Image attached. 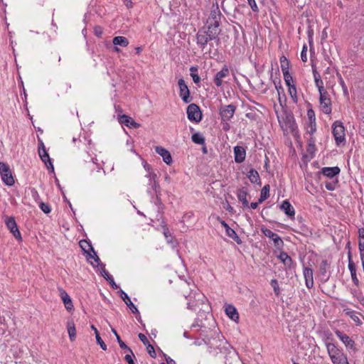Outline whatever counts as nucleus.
<instances>
[{
    "instance_id": "3c124183",
    "label": "nucleus",
    "mask_w": 364,
    "mask_h": 364,
    "mask_svg": "<svg viewBox=\"0 0 364 364\" xmlns=\"http://www.w3.org/2000/svg\"><path fill=\"white\" fill-rule=\"evenodd\" d=\"M275 88H276V90H277V93H278V96H279L278 100H279V103L282 105V99H281V96H280V95H281V94H282V93H284V89H283V87H282V85H281V84H280V83H279V84H276V83H275Z\"/></svg>"
},
{
    "instance_id": "cd10ccee",
    "label": "nucleus",
    "mask_w": 364,
    "mask_h": 364,
    "mask_svg": "<svg viewBox=\"0 0 364 364\" xmlns=\"http://www.w3.org/2000/svg\"><path fill=\"white\" fill-rule=\"evenodd\" d=\"M281 209L288 216L293 218L295 215V210L293 206L288 200H284L281 205Z\"/></svg>"
},
{
    "instance_id": "e433bc0d",
    "label": "nucleus",
    "mask_w": 364,
    "mask_h": 364,
    "mask_svg": "<svg viewBox=\"0 0 364 364\" xmlns=\"http://www.w3.org/2000/svg\"><path fill=\"white\" fill-rule=\"evenodd\" d=\"M288 87V92L289 94V95L291 96L292 100L294 102H297V100H298V97H297V91H296V87L295 86V85H291L290 86H287Z\"/></svg>"
},
{
    "instance_id": "4be33fe9",
    "label": "nucleus",
    "mask_w": 364,
    "mask_h": 364,
    "mask_svg": "<svg viewBox=\"0 0 364 364\" xmlns=\"http://www.w3.org/2000/svg\"><path fill=\"white\" fill-rule=\"evenodd\" d=\"M235 161L236 163H242L245 161L246 151L242 146H236L234 147Z\"/></svg>"
},
{
    "instance_id": "c756f323",
    "label": "nucleus",
    "mask_w": 364,
    "mask_h": 364,
    "mask_svg": "<svg viewBox=\"0 0 364 364\" xmlns=\"http://www.w3.org/2000/svg\"><path fill=\"white\" fill-rule=\"evenodd\" d=\"M247 191L245 188H242L237 191V196L240 201L242 203V205L245 207L249 205V203L247 199Z\"/></svg>"
},
{
    "instance_id": "6ab92c4d",
    "label": "nucleus",
    "mask_w": 364,
    "mask_h": 364,
    "mask_svg": "<svg viewBox=\"0 0 364 364\" xmlns=\"http://www.w3.org/2000/svg\"><path fill=\"white\" fill-rule=\"evenodd\" d=\"M156 152L163 158V161L168 165L172 163V157L170 152L162 146H156Z\"/></svg>"
},
{
    "instance_id": "bb28decb",
    "label": "nucleus",
    "mask_w": 364,
    "mask_h": 364,
    "mask_svg": "<svg viewBox=\"0 0 364 364\" xmlns=\"http://www.w3.org/2000/svg\"><path fill=\"white\" fill-rule=\"evenodd\" d=\"M343 312L348 316L355 323L357 326H360L362 324V321H360L358 313L356 311L349 309V308H345L343 309Z\"/></svg>"
},
{
    "instance_id": "e2e57ef3",
    "label": "nucleus",
    "mask_w": 364,
    "mask_h": 364,
    "mask_svg": "<svg viewBox=\"0 0 364 364\" xmlns=\"http://www.w3.org/2000/svg\"><path fill=\"white\" fill-rule=\"evenodd\" d=\"M164 235L166 238H168V237L171 236L169 230H168V229L166 227L164 228Z\"/></svg>"
},
{
    "instance_id": "a19ab883",
    "label": "nucleus",
    "mask_w": 364,
    "mask_h": 364,
    "mask_svg": "<svg viewBox=\"0 0 364 364\" xmlns=\"http://www.w3.org/2000/svg\"><path fill=\"white\" fill-rule=\"evenodd\" d=\"M79 245L82 250H94L90 243L85 240H80L79 242Z\"/></svg>"
},
{
    "instance_id": "6e6552de",
    "label": "nucleus",
    "mask_w": 364,
    "mask_h": 364,
    "mask_svg": "<svg viewBox=\"0 0 364 364\" xmlns=\"http://www.w3.org/2000/svg\"><path fill=\"white\" fill-rule=\"evenodd\" d=\"M87 262L97 270L104 269V264L97 255V252H83Z\"/></svg>"
},
{
    "instance_id": "0eeeda50",
    "label": "nucleus",
    "mask_w": 364,
    "mask_h": 364,
    "mask_svg": "<svg viewBox=\"0 0 364 364\" xmlns=\"http://www.w3.org/2000/svg\"><path fill=\"white\" fill-rule=\"evenodd\" d=\"M187 117L191 122H199L202 119V113L198 105L191 104L187 107Z\"/></svg>"
},
{
    "instance_id": "49530a36",
    "label": "nucleus",
    "mask_w": 364,
    "mask_h": 364,
    "mask_svg": "<svg viewBox=\"0 0 364 364\" xmlns=\"http://www.w3.org/2000/svg\"><path fill=\"white\" fill-rule=\"evenodd\" d=\"M146 350H147V352L149 354V355L151 357V358H156V353L155 352V350H154V348L152 345H151L150 343H149L147 346H146Z\"/></svg>"
},
{
    "instance_id": "c85d7f7f",
    "label": "nucleus",
    "mask_w": 364,
    "mask_h": 364,
    "mask_svg": "<svg viewBox=\"0 0 364 364\" xmlns=\"http://www.w3.org/2000/svg\"><path fill=\"white\" fill-rule=\"evenodd\" d=\"M121 298L125 302L127 306L129 308L133 314H139L137 308L134 306V304L132 302L129 296L124 291H122Z\"/></svg>"
},
{
    "instance_id": "8fccbe9b",
    "label": "nucleus",
    "mask_w": 364,
    "mask_h": 364,
    "mask_svg": "<svg viewBox=\"0 0 364 364\" xmlns=\"http://www.w3.org/2000/svg\"><path fill=\"white\" fill-rule=\"evenodd\" d=\"M301 58L303 62L307 61V46L304 45L301 53Z\"/></svg>"
},
{
    "instance_id": "680f3d73",
    "label": "nucleus",
    "mask_w": 364,
    "mask_h": 364,
    "mask_svg": "<svg viewBox=\"0 0 364 364\" xmlns=\"http://www.w3.org/2000/svg\"><path fill=\"white\" fill-rule=\"evenodd\" d=\"M221 123L223 124V128L225 131H228L230 129V124L228 122H222Z\"/></svg>"
},
{
    "instance_id": "864d4df0",
    "label": "nucleus",
    "mask_w": 364,
    "mask_h": 364,
    "mask_svg": "<svg viewBox=\"0 0 364 364\" xmlns=\"http://www.w3.org/2000/svg\"><path fill=\"white\" fill-rule=\"evenodd\" d=\"M247 2L254 12H258L259 9L255 0H247Z\"/></svg>"
},
{
    "instance_id": "b1692460",
    "label": "nucleus",
    "mask_w": 364,
    "mask_h": 364,
    "mask_svg": "<svg viewBox=\"0 0 364 364\" xmlns=\"http://www.w3.org/2000/svg\"><path fill=\"white\" fill-rule=\"evenodd\" d=\"M303 273L305 278L306 286L307 288L311 289L314 286L313 270L311 268L305 267Z\"/></svg>"
},
{
    "instance_id": "473e14b6",
    "label": "nucleus",
    "mask_w": 364,
    "mask_h": 364,
    "mask_svg": "<svg viewBox=\"0 0 364 364\" xmlns=\"http://www.w3.org/2000/svg\"><path fill=\"white\" fill-rule=\"evenodd\" d=\"M278 257L285 266L290 267L291 265L292 259L286 252H280V255Z\"/></svg>"
},
{
    "instance_id": "1a4fd4ad",
    "label": "nucleus",
    "mask_w": 364,
    "mask_h": 364,
    "mask_svg": "<svg viewBox=\"0 0 364 364\" xmlns=\"http://www.w3.org/2000/svg\"><path fill=\"white\" fill-rule=\"evenodd\" d=\"M87 262L97 270L104 269V264L97 255V252H83Z\"/></svg>"
},
{
    "instance_id": "f704fd0d",
    "label": "nucleus",
    "mask_w": 364,
    "mask_h": 364,
    "mask_svg": "<svg viewBox=\"0 0 364 364\" xmlns=\"http://www.w3.org/2000/svg\"><path fill=\"white\" fill-rule=\"evenodd\" d=\"M269 196V186H264L262 190L260 193V197L259 198V203H262Z\"/></svg>"
},
{
    "instance_id": "72a5a7b5",
    "label": "nucleus",
    "mask_w": 364,
    "mask_h": 364,
    "mask_svg": "<svg viewBox=\"0 0 364 364\" xmlns=\"http://www.w3.org/2000/svg\"><path fill=\"white\" fill-rule=\"evenodd\" d=\"M247 177L252 183H259L260 178L258 172L255 169H251L248 173Z\"/></svg>"
},
{
    "instance_id": "9d476101",
    "label": "nucleus",
    "mask_w": 364,
    "mask_h": 364,
    "mask_svg": "<svg viewBox=\"0 0 364 364\" xmlns=\"http://www.w3.org/2000/svg\"><path fill=\"white\" fill-rule=\"evenodd\" d=\"M236 107L233 105L222 106L219 110V114L222 122H229L234 116Z\"/></svg>"
},
{
    "instance_id": "052dcab7",
    "label": "nucleus",
    "mask_w": 364,
    "mask_h": 364,
    "mask_svg": "<svg viewBox=\"0 0 364 364\" xmlns=\"http://www.w3.org/2000/svg\"><path fill=\"white\" fill-rule=\"evenodd\" d=\"M102 33V29L100 27L95 28V34L97 36H100Z\"/></svg>"
},
{
    "instance_id": "423d86ee",
    "label": "nucleus",
    "mask_w": 364,
    "mask_h": 364,
    "mask_svg": "<svg viewBox=\"0 0 364 364\" xmlns=\"http://www.w3.org/2000/svg\"><path fill=\"white\" fill-rule=\"evenodd\" d=\"M0 174L1 180L6 185L11 186L14 184V178L9 166L6 164L0 162Z\"/></svg>"
},
{
    "instance_id": "39448f33",
    "label": "nucleus",
    "mask_w": 364,
    "mask_h": 364,
    "mask_svg": "<svg viewBox=\"0 0 364 364\" xmlns=\"http://www.w3.org/2000/svg\"><path fill=\"white\" fill-rule=\"evenodd\" d=\"M319 93V105L321 110L326 114L332 111L331 100L327 90Z\"/></svg>"
},
{
    "instance_id": "2f4dec72",
    "label": "nucleus",
    "mask_w": 364,
    "mask_h": 364,
    "mask_svg": "<svg viewBox=\"0 0 364 364\" xmlns=\"http://www.w3.org/2000/svg\"><path fill=\"white\" fill-rule=\"evenodd\" d=\"M112 43L114 46L127 47L129 45L128 39L124 36H116L113 38Z\"/></svg>"
},
{
    "instance_id": "4d7b16f0",
    "label": "nucleus",
    "mask_w": 364,
    "mask_h": 364,
    "mask_svg": "<svg viewBox=\"0 0 364 364\" xmlns=\"http://www.w3.org/2000/svg\"><path fill=\"white\" fill-rule=\"evenodd\" d=\"M225 232H226V234L232 238H233L236 236V233H235V230L233 229L230 228V227H228V228L225 229Z\"/></svg>"
},
{
    "instance_id": "393cba45",
    "label": "nucleus",
    "mask_w": 364,
    "mask_h": 364,
    "mask_svg": "<svg viewBox=\"0 0 364 364\" xmlns=\"http://www.w3.org/2000/svg\"><path fill=\"white\" fill-rule=\"evenodd\" d=\"M313 76L315 85L317 87L318 92L326 91V90L324 88L323 82L321 79V75L316 69H313Z\"/></svg>"
},
{
    "instance_id": "412c9836",
    "label": "nucleus",
    "mask_w": 364,
    "mask_h": 364,
    "mask_svg": "<svg viewBox=\"0 0 364 364\" xmlns=\"http://www.w3.org/2000/svg\"><path fill=\"white\" fill-rule=\"evenodd\" d=\"M225 314L232 321L238 322L239 314L236 308L232 304H227L225 308Z\"/></svg>"
},
{
    "instance_id": "a878e982",
    "label": "nucleus",
    "mask_w": 364,
    "mask_h": 364,
    "mask_svg": "<svg viewBox=\"0 0 364 364\" xmlns=\"http://www.w3.org/2000/svg\"><path fill=\"white\" fill-rule=\"evenodd\" d=\"M321 173L328 178H333L340 173V168L338 166L324 167L321 169Z\"/></svg>"
},
{
    "instance_id": "f257e3e1",
    "label": "nucleus",
    "mask_w": 364,
    "mask_h": 364,
    "mask_svg": "<svg viewBox=\"0 0 364 364\" xmlns=\"http://www.w3.org/2000/svg\"><path fill=\"white\" fill-rule=\"evenodd\" d=\"M219 34V29L215 27L204 26L200 28L196 34V42L198 46L203 50L210 41L215 39Z\"/></svg>"
},
{
    "instance_id": "ddd939ff",
    "label": "nucleus",
    "mask_w": 364,
    "mask_h": 364,
    "mask_svg": "<svg viewBox=\"0 0 364 364\" xmlns=\"http://www.w3.org/2000/svg\"><path fill=\"white\" fill-rule=\"evenodd\" d=\"M38 154L41 160L44 162L48 169H50L51 171H54L53 165L50 161L49 155L43 143L41 141L38 147Z\"/></svg>"
},
{
    "instance_id": "ea45409f",
    "label": "nucleus",
    "mask_w": 364,
    "mask_h": 364,
    "mask_svg": "<svg viewBox=\"0 0 364 364\" xmlns=\"http://www.w3.org/2000/svg\"><path fill=\"white\" fill-rule=\"evenodd\" d=\"M192 141L197 144H203L205 143L204 137L199 133H195L191 136Z\"/></svg>"
},
{
    "instance_id": "a211bd4d",
    "label": "nucleus",
    "mask_w": 364,
    "mask_h": 364,
    "mask_svg": "<svg viewBox=\"0 0 364 364\" xmlns=\"http://www.w3.org/2000/svg\"><path fill=\"white\" fill-rule=\"evenodd\" d=\"M58 289L60 293V296L64 304L65 308L68 311H71L74 306L70 296L62 287H58Z\"/></svg>"
},
{
    "instance_id": "13d9d810",
    "label": "nucleus",
    "mask_w": 364,
    "mask_h": 364,
    "mask_svg": "<svg viewBox=\"0 0 364 364\" xmlns=\"http://www.w3.org/2000/svg\"><path fill=\"white\" fill-rule=\"evenodd\" d=\"M350 275L353 284L358 287L359 285V280L357 277L356 272L350 273Z\"/></svg>"
},
{
    "instance_id": "2eb2a0df",
    "label": "nucleus",
    "mask_w": 364,
    "mask_h": 364,
    "mask_svg": "<svg viewBox=\"0 0 364 364\" xmlns=\"http://www.w3.org/2000/svg\"><path fill=\"white\" fill-rule=\"evenodd\" d=\"M179 86V95L182 100L185 103H188L191 102V98L190 97V91L189 89L183 79H180L178 82Z\"/></svg>"
},
{
    "instance_id": "5701e85b",
    "label": "nucleus",
    "mask_w": 364,
    "mask_h": 364,
    "mask_svg": "<svg viewBox=\"0 0 364 364\" xmlns=\"http://www.w3.org/2000/svg\"><path fill=\"white\" fill-rule=\"evenodd\" d=\"M146 177L149 179V188L147 190V192L149 194L152 193V191L156 192V189L159 187V184L156 181V175L154 173H149Z\"/></svg>"
},
{
    "instance_id": "6e6d98bb",
    "label": "nucleus",
    "mask_w": 364,
    "mask_h": 364,
    "mask_svg": "<svg viewBox=\"0 0 364 364\" xmlns=\"http://www.w3.org/2000/svg\"><path fill=\"white\" fill-rule=\"evenodd\" d=\"M138 337L139 338V340L144 343V345H145L146 346L149 343V341L148 340V338H146V336L143 334V333H139L138 335Z\"/></svg>"
},
{
    "instance_id": "4468645a",
    "label": "nucleus",
    "mask_w": 364,
    "mask_h": 364,
    "mask_svg": "<svg viewBox=\"0 0 364 364\" xmlns=\"http://www.w3.org/2000/svg\"><path fill=\"white\" fill-rule=\"evenodd\" d=\"M335 334L347 348L355 350V343L350 337L339 330H336Z\"/></svg>"
},
{
    "instance_id": "20e7f679",
    "label": "nucleus",
    "mask_w": 364,
    "mask_h": 364,
    "mask_svg": "<svg viewBox=\"0 0 364 364\" xmlns=\"http://www.w3.org/2000/svg\"><path fill=\"white\" fill-rule=\"evenodd\" d=\"M221 13L218 6L213 5L211 8L210 15L207 19V26L208 27H215L216 29H218L220 26V20Z\"/></svg>"
},
{
    "instance_id": "de8ad7c7",
    "label": "nucleus",
    "mask_w": 364,
    "mask_h": 364,
    "mask_svg": "<svg viewBox=\"0 0 364 364\" xmlns=\"http://www.w3.org/2000/svg\"><path fill=\"white\" fill-rule=\"evenodd\" d=\"M129 350L131 352V355L127 354L124 357V360L128 363V364H134V355L133 354L132 350L130 348H128Z\"/></svg>"
},
{
    "instance_id": "7ed1b4c3",
    "label": "nucleus",
    "mask_w": 364,
    "mask_h": 364,
    "mask_svg": "<svg viewBox=\"0 0 364 364\" xmlns=\"http://www.w3.org/2000/svg\"><path fill=\"white\" fill-rule=\"evenodd\" d=\"M332 133L338 146H343L346 144V132L343 123L336 121L332 124Z\"/></svg>"
},
{
    "instance_id": "7c9ffc66",
    "label": "nucleus",
    "mask_w": 364,
    "mask_h": 364,
    "mask_svg": "<svg viewBox=\"0 0 364 364\" xmlns=\"http://www.w3.org/2000/svg\"><path fill=\"white\" fill-rule=\"evenodd\" d=\"M68 333L70 340L74 341L76 339V328L73 321H69L67 323Z\"/></svg>"
},
{
    "instance_id": "0e129e2a",
    "label": "nucleus",
    "mask_w": 364,
    "mask_h": 364,
    "mask_svg": "<svg viewBox=\"0 0 364 364\" xmlns=\"http://www.w3.org/2000/svg\"><path fill=\"white\" fill-rule=\"evenodd\" d=\"M102 277H103L106 280H107V281H109V282H110V281H111L112 283H114V279H113L112 277L110 274H109V275H108L107 277H105V274H102Z\"/></svg>"
},
{
    "instance_id": "09e8293b",
    "label": "nucleus",
    "mask_w": 364,
    "mask_h": 364,
    "mask_svg": "<svg viewBox=\"0 0 364 364\" xmlns=\"http://www.w3.org/2000/svg\"><path fill=\"white\" fill-rule=\"evenodd\" d=\"M96 341L97 343L100 346L102 350H107V345L105 343V342L101 338L100 333H97Z\"/></svg>"
},
{
    "instance_id": "37998d69",
    "label": "nucleus",
    "mask_w": 364,
    "mask_h": 364,
    "mask_svg": "<svg viewBox=\"0 0 364 364\" xmlns=\"http://www.w3.org/2000/svg\"><path fill=\"white\" fill-rule=\"evenodd\" d=\"M270 284L274 289V292L277 296L280 294V289L279 286L278 281L275 279H272L270 282Z\"/></svg>"
},
{
    "instance_id": "603ef678",
    "label": "nucleus",
    "mask_w": 364,
    "mask_h": 364,
    "mask_svg": "<svg viewBox=\"0 0 364 364\" xmlns=\"http://www.w3.org/2000/svg\"><path fill=\"white\" fill-rule=\"evenodd\" d=\"M328 267V263L327 260H322L321 264H320V271L321 274H324L326 272V269Z\"/></svg>"
},
{
    "instance_id": "aec40b11",
    "label": "nucleus",
    "mask_w": 364,
    "mask_h": 364,
    "mask_svg": "<svg viewBox=\"0 0 364 364\" xmlns=\"http://www.w3.org/2000/svg\"><path fill=\"white\" fill-rule=\"evenodd\" d=\"M119 121L121 124L126 125L130 128H139L140 124L136 122L132 117L122 114L119 117Z\"/></svg>"
},
{
    "instance_id": "69168bd1",
    "label": "nucleus",
    "mask_w": 364,
    "mask_h": 364,
    "mask_svg": "<svg viewBox=\"0 0 364 364\" xmlns=\"http://www.w3.org/2000/svg\"><path fill=\"white\" fill-rule=\"evenodd\" d=\"M99 271L101 272L102 275L105 274V277H107L108 275H109V272L105 269V266H104V269H100Z\"/></svg>"
},
{
    "instance_id": "f3484780",
    "label": "nucleus",
    "mask_w": 364,
    "mask_h": 364,
    "mask_svg": "<svg viewBox=\"0 0 364 364\" xmlns=\"http://www.w3.org/2000/svg\"><path fill=\"white\" fill-rule=\"evenodd\" d=\"M5 223L7 228L10 230L12 235L17 239L21 238V233L18 229L16 223L13 217H6Z\"/></svg>"
},
{
    "instance_id": "58836bf2",
    "label": "nucleus",
    "mask_w": 364,
    "mask_h": 364,
    "mask_svg": "<svg viewBox=\"0 0 364 364\" xmlns=\"http://www.w3.org/2000/svg\"><path fill=\"white\" fill-rule=\"evenodd\" d=\"M358 245L359 250H364V228L358 230Z\"/></svg>"
},
{
    "instance_id": "5fc2aeb1",
    "label": "nucleus",
    "mask_w": 364,
    "mask_h": 364,
    "mask_svg": "<svg viewBox=\"0 0 364 364\" xmlns=\"http://www.w3.org/2000/svg\"><path fill=\"white\" fill-rule=\"evenodd\" d=\"M325 187L328 191H334L336 187V183L335 182H326L325 183Z\"/></svg>"
},
{
    "instance_id": "a18cd8bd",
    "label": "nucleus",
    "mask_w": 364,
    "mask_h": 364,
    "mask_svg": "<svg viewBox=\"0 0 364 364\" xmlns=\"http://www.w3.org/2000/svg\"><path fill=\"white\" fill-rule=\"evenodd\" d=\"M39 207H40L41 210L46 214L50 213V211H51V208H50V205L47 203H45L43 202L40 203Z\"/></svg>"
},
{
    "instance_id": "79ce46f5",
    "label": "nucleus",
    "mask_w": 364,
    "mask_h": 364,
    "mask_svg": "<svg viewBox=\"0 0 364 364\" xmlns=\"http://www.w3.org/2000/svg\"><path fill=\"white\" fill-rule=\"evenodd\" d=\"M283 75H284V79L287 86H290L291 85H294L293 77L291 75V74L289 73V72L286 71L285 73H283Z\"/></svg>"
},
{
    "instance_id": "774afa93",
    "label": "nucleus",
    "mask_w": 364,
    "mask_h": 364,
    "mask_svg": "<svg viewBox=\"0 0 364 364\" xmlns=\"http://www.w3.org/2000/svg\"><path fill=\"white\" fill-rule=\"evenodd\" d=\"M166 361L167 364H176L175 360L171 358L170 357L166 358Z\"/></svg>"
},
{
    "instance_id": "f03ea898",
    "label": "nucleus",
    "mask_w": 364,
    "mask_h": 364,
    "mask_svg": "<svg viewBox=\"0 0 364 364\" xmlns=\"http://www.w3.org/2000/svg\"><path fill=\"white\" fill-rule=\"evenodd\" d=\"M325 346L333 364H348L347 355L336 344L326 341Z\"/></svg>"
},
{
    "instance_id": "c9c22d12",
    "label": "nucleus",
    "mask_w": 364,
    "mask_h": 364,
    "mask_svg": "<svg viewBox=\"0 0 364 364\" xmlns=\"http://www.w3.org/2000/svg\"><path fill=\"white\" fill-rule=\"evenodd\" d=\"M190 75L193 80V82L196 84L199 83L200 81V77H199L198 74V67L197 66H192L190 68Z\"/></svg>"
},
{
    "instance_id": "4c0bfd02",
    "label": "nucleus",
    "mask_w": 364,
    "mask_h": 364,
    "mask_svg": "<svg viewBox=\"0 0 364 364\" xmlns=\"http://www.w3.org/2000/svg\"><path fill=\"white\" fill-rule=\"evenodd\" d=\"M279 61L282 73H285L286 71L289 72V62L287 60V58L285 56L282 55L280 58Z\"/></svg>"
},
{
    "instance_id": "338daca9",
    "label": "nucleus",
    "mask_w": 364,
    "mask_h": 364,
    "mask_svg": "<svg viewBox=\"0 0 364 364\" xmlns=\"http://www.w3.org/2000/svg\"><path fill=\"white\" fill-rule=\"evenodd\" d=\"M358 300L359 302L364 306V296L362 295H359L357 296Z\"/></svg>"
},
{
    "instance_id": "c03bdc74",
    "label": "nucleus",
    "mask_w": 364,
    "mask_h": 364,
    "mask_svg": "<svg viewBox=\"0 0 364 364\" xmlns=\"http://www.w3.org/2000/svg\"><path fill=\"white\" fill-rule=\"evenodd\" d=\"M351 257V252H348V269L350 273L356 272L355 264L353 262Z\"/></svg>"
},
{
    "instance_id": "f8f14e48",
    "label": "nucleus",
    "mask_w": 364,
    "mask_h": 364,
    "mask_svg": "<svg viewBox=\"0 0 364 364\" xmlns=\"http://www.w3.org/2000/svg\"><path fill=\"white\" fill-rule=\"evenodd\" d=\"M230 75L229 68L227 65L223 66L222 69L218 71L214 76L213 82L218 87H220L224 82V80Z\"/></svg>"
},
{
    "instance_id": "bf43d9fd",
    "label": "nucleus",
    "mask_w": 364,
    "mask_h": 364,
    "mask_svg": "<svg viewBox=\"0 0 364 364\" xmlns=\"http://www.w3.org/2000/svg\"><path fill=\"white\" fill-rule=\"evenodd\" d=\"M117 340L121 348H122V349L128 348L127 346L121 340V338L119 336H117Z\"/></svg>"
},
{
    "instance_id": "9b49d317",
    "label": "nucleus",
    "mask_w": 364,
    "mask_h": 364,
    "mask_svg": "<svg viewBox=\"0 0 364 364\" xmlns=\"http://www.w3.org/2000/svg\"><path fill=\"white\" fill-rule=\"evenodd\" d=\"M277 119L281 127L283 129H292L294 126V120L293 117L291 114H288L284 113L279 114L278 112H276Z\"/></svg>"
},
{
    "instance_id": "dca6fc26",
    "label": "nucleus",
    "mask_w": 364,
    "mask_h": 364,
    "mask_svg": "<svg viewBox=\"0 0 364 364\" xmlns=\"http://www.w3.org/2000/svg\"><path fill=\"white\" fill-rule=\"evenodd\" d=\"M261 230L266 237L272 240L275 246L277 248L282 247V245H283V241L277 233L272 232L270 229H268L267 228H262Z\"/></svg>"
}]
</instances>
